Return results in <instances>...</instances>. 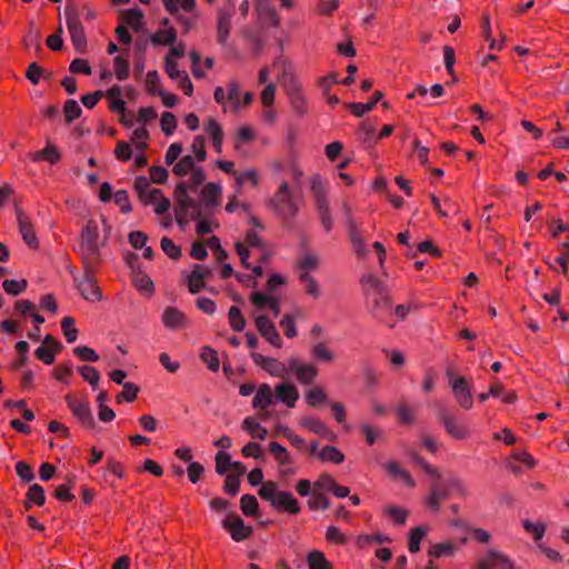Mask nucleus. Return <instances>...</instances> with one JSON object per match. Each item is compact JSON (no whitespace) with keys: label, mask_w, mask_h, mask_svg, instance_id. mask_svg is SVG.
Returning a JSON list of instances; mask_svg holds the SVG:
<instances>
[{"label":"nucleus","mask_w":569,"mask_h":569,"mask_svg":"<svg viewBox=\"0 0 569 569\" xmlns=\"http://www.w3.org/2000/svg\"><path fill=\"white\" fill-rule=\"evenodd\" d=\"M268 207L283 220H291L298 214L299 201L291 193L287 181L280 183L278 190L268 200Z\"/></svg>","instance_id":"3"},{"label":"nucleus","mask_w":569,"mask_h":569,"mask_svg":"<svg viewBox=\"0 0 569 569\" xmlns=\"http://www.w3.org/2000/svg\"><path fill=\"white\" fill-rule=\"evenodd\" d=\"M360 284L362 286L365 296L371 297V293L379 292L386 289V286L375 274L366 273L360 278Z\"/></svg>","instance_id":"32"},{"label":"nucleus","mask_w":569,"mask_h":569,"mask_svg":"<svg viewBox=\"0 0 569 569\" xmlns=\"http://www.w3.org/2000/svg\"><path fill=\"white\" fill-rule=\"evenodd\" d=\"M122 21L130 26L134 31H139L143 26V14L139 9H128L121 14Z\"/></svg>","instance_id":"36"},{"label":"nucleus","mask_w":569,"mask_h":569,"mask_svg":"<svg viewBox=\"0 0 569 569\" xmlns=\"http://www.w3.org/2000/svg\"><path fill=\"white\" fill-rule=\"evenodd\" d=\"M383 467L393 479L401 480L408 488H413L416 486V481L406 469L401 468L398 462L388 461Z\"/></svg>","instance_id":"28"},{"label":"nucleus","mask_w":569,"mask_h":569,"mask_svg":"<svg viewBox=\"0 0 569 569\" xmlns=\"http://www.w3.org/2000/svg\"><path fill=\"white\" fill-rule=\"evenodd\" d=\"M274 397L288 408H293L299 399V391L295 385L278 383L274 387Z\"/></svg>","instance_id":"21"},{"label":"nucleus","mask_w":569,"mask_h":569,"mask_svg":"<svg viewBox=\"0 0 569 569\" xmlns=\"http://www.w3.org/2000/svg\"><path fill=\"white\" fill-rule=\"evenodd\" d=\"M342 210L347 223V230L355 251L358 254L366 253L365 240L352 218L351 208L347 202L342 203Z\"/></svg>","instance_id":"13"},{"label":"nucleus","mask_w":569,"mask_h":569,"mask_svg":"<svg viewBox=\"0 0 569 569\" xmlns=\"http://www.w3.org/2000/svg\"><path fill=\"white\" fill-rule=\"evenodd\" d=\"M457 405L463 410H470L473 406L472 385L468 378L455 380L450 387Z\"/></svg>","instance_id":"11"},{"label":"nucleus","mask_w":569,"mask_h":569,"mask_svg":"<svg viewBox=\"0 0 569 569\" xmlns=\"http://www.w3.org/2000/svg\"><path fill=\"white\" fill-rule=\"evenodd\" d=\"M269 450L273 455L274 459L278 461L279 465L291 463L290 455L281 443L271 442L269 445Z\"/></svg>","instance_id":"56"},{"label":"nucleus","mask_w":569,"mask_h":569,"mask_svg":"<svg viewBox=\"0 0 569 569\" xmlns=\"http://www.w3.org/2000/svg\"><path fill=\"white\" fill-rule=\"evenodd\" d=\"M22 43L26 48H36L37 50L41 49L40 46V31L34 27L33 21L29 22V29L26 32Z\"/></svg>","instance_id":"44"},{"label":"nucleus","mask_w":569,"mask_h":569,"mask_svg":"<svg viewBox=\"0 0 569 569\" xmlns=\"http://www.w3.org/2000/svg\"><path fill=\"white\" fill-rule=\"evenodd\" d=\"M162 322L170 330H179L187 325V317L174 307H167L162 312Z\"/></svg>","instance_id":"22"},{"label":"nucleus","mask_w":569,"mask_h":569,"mask_svg":"<svg viewBox=\"0 0 569 569\" xmlns=\"http://www.w3.org/2000/svg\"><path fill=\"white\" fill-rule=\"evenodd\" d=\"M14 209H16L19 232H20L23 241L30 248H33V249L38 248L39 241L36 236L33 226L30 222V219L24 214V212L22 211V209L19 206H16Z\"/></svg>","instance_id":"15"},{"label":"nucleus","mask_w":569,"mask_h":569,"mask_svg":"<svg viewBox=\"0 0 569 569\" xmlns=\"http://www.w3.org/2000/svg\"><path fill=\"white\" fill-rule=\"evenodd\" d=\"M383 513L393 519L397 525H403L408 518V510L396 507V506H387L383 508Z\"/></svg>","instance_id":"60"},{"label":"nucleus","mask_w":569,"mask_h":569,"mask_svg":"<svg viewBox=\"0 0 569 569\" xmlns=\"http://www.w3.org/2000/svg\"><path fill=\"white\" fill-rule=\"evenodd\" d=\"M437 416L445 431L451 438L463 440L470 437L471 432L469 427L451 415L445 406L437 405Z\"/></svg>","instance_id":"5"},{"label":"nucleus","mask_w":569,"mask_h":569,"mask_svg":"<svg viewBox=\"0 0 569 569\" xmlns=\"http://www.w3.org/2000/svg\"><path fill=\"white\" fill-rule=\"evenodd\" d=\"M121 87L114 84L104 92V96L109 101L110 110L124 116L127 113V107L124 100L121 98Z\"/></svg>","instance_id":"26"},{"label":"nucleus","mask_w":569,"mask_h":569,"mask_svg":"<svg viewBox=\"0 0 569 569\" xmlns=\"http://www.w3.org/2000/svg\"><path fill=\"white\" fill-rule=\"evenodd\" d=\"M318 267L319 259L313 252L310 251L303 252L297 261V269L299 270V273L307 272L310 274V272L317 270Z\"/></svg>","instance_id":"34"},{"label":"nucleus","mask_w":569,"mask_h":569,"mask_svg":"<svg viewBox=\"0 0 569 569\" xmlns=\"http://www.w3.org/2000/svg\"><path fill=\"white\" fill-rule=\"evenodd\" d=\"M309 569H332L323 552L319 550L311 551L307 557Z\"/></svg>","instance_id":"45"},{"label":"nucleus","mask_w":569,"mask_h":569,"mask_svg":"<svg viewBox=\"0 0 569 569\" xmlns=\"http://www.w3.org/2000/svg\"><path fill=\"white\" fill-rule=\"evenodd\" d=\"M232 14V9H218L217 40L221 44H226L229 38Z\"/></svg>","instance_id":"20"},{"label":"nucleus","mask_w":569,"mask_h":569,"mask_svg":"<svg viewBox=\"0 0 569 569\" xmlns=\"http://www.w3.org/2000/svg\"><path fill=\"white\" fill-rule=\"evenodd\" d=\"M82 113L79 103L74 99H69L64 102L63 114L66 123L70 124L72 121L78 119Z\"/></svg>","instance_id":"49"},{"label":"nucleus","mask_w":569,"mask_h":569,"mask_svg":"<svg viewBox=\"0 0 569 569\" xmlns=\"http://www.w3.org/2000/svg\"><path fill=\"white\" fill-rule=\"evenodd\" d=\"M427 535V528L419 526L409 531L408 535V549L411 553H417L420 550V542Z\"/></svg>","instance_id":"37"},{"label":"nucleus","mask_w":569,"mask_h":569,"mask_svg":"<svg viewBox=\"0 0 569 569\" xmlns=\"http://www.w3.org/2000/svg\"><path fill=\"white\" fill-rule=\"evenodd\" d=\"M210 276V270L203 264H194L193 270L187 277L190 293L196 295L206 288L204 279Z\"/></svg>","instance_id":"18"},{"label":"nucleus","mask_w":569,"mask_h":569,"mask_svg":"<svg viewBox=\"0 0 569 569\" xmlns=\"http://www.w3.org/2000/svg\"><path fill=\"white\" fill-rule=\"evenodd\" d=\"M77 288L83 299L96 302L102 299V292L91 271H86L81 278H74Z\"/></svg>","instance_id":"10"},{"label":"nucleus","mask_w":569,"mask_h":569,"mask_svg":"<svg viewBox=\"0 0 569 569\" xmlns=\"http://www.w3.org/2000/svg\"><path fill=\"white\" fill-rule=\"evenodd\" d=\"M150 39L153 44L172 46L177 40V32L173 28L159 30Z\"/></svg>","instance_id":"38"},{"label":"nucleus","mask_w":569,"mask_h":569,"mask_svg":"<svg viewBox=\"0 0 569 569\" xmlns=\"http://www.w3.org/2000/svg\"><path fill=\"white\" fill-rule=\"evenodd\" d=\"M230 327L233 331L240 332L246 328V319L243 318L240 309L231 306L228 311Z\"/></svg>","instance_id":"43"},{"label":"nucleus","mask_w":569,"mask_h":569,"mask_svg":"<svg viewBox=\"0 0 569 569\" xmlns=\"http://www.w3.org/2000/svg\"><path fill=\"white\" fill-rule=\"evenodd\" d=\"M273 403V393L268 383H262L258 387L256 395L252 399V407L257 410H266Z\"/></svg>","instance_id":"25"},{"label":"nucleus","mask_w":569,"mask_h":569,"mask_svg":"<svg viewBox=\"0 0 569 569\" xmlns=\"http://www.w3.org/2000/svg\"><path fill=\"white\" fill-rule=\"evenodd\" d=\"M73 353L81 360L87 362H96L99 360V355L90 347L78 346L73 349Z\"/></svg>","instance_id":"64"},{"label":"nucleus","mask_w":569,"mask_h":569,"mask_svg":"<svg viewBox=\"0 0 569 569\" xmlns=\"http://www.w3.org/2000/svg\"><path fill=\"white\" fill-rule=\"evenodd\" d=\"M28 282L26 279L14 280L7 279L2 282L3 290L10 296H18L27 289Z\"/></svg>","instance_id":"55"},{"label":"nucleus","mask_w":569,"mask_h":569,"mask_svg":"<svg viewBox=\"0 0 569 569\" xmlns=\"http://www.w3.org/2000/svg\"><path fill=\"white\" fill-rule=\"evenodd\" d=\"M188 190V183L182 181L176 186L173 192L176 221L181 229L188 224L189 219H199L202 216L200 203L190 198Z\"/></svg>","instance_id":"2"},{"label":"nucleus","mask_w":569,"mask_h":569,"mask_svg":"<svg viewBox=\"0 0 569 569\" xmlns=\"http://www.w3.org/2000/svg\"><path fill=\"white\" fill-rule=\"evenodd\" d=\"M61 154L59 150L51 143H48L42 150H39L30 154V159L33 162L48 161L51 164L59 162Z\"/></svg>","instance_id":"29"},{"label":"nucleus","mask_w":569,"mask_h":569,"mask_svg":"<svg viewBox=\"0 0 569 569\" xmlns=\"http://www.w3.org/2000/svg\"><path fill=\"white\" fill-rule=\"evenodd\" d=\"M64 401L73 417L86 428L92 429L96 425L89 401L67 395Z\"/></svg>","instance_id":"7"},{"label":"nucleus","mask_w":569,"mask_h":569,"mask_svg":"<svg viewBox=\"0 0 569 569\" xmlns=\"http://www.w3.org/2000/svg\"><path fill=\"white\" fill-rule=\"evenodd\" d=\"M160 246L162 251L173 260L179 259L182 254L180 247L176 246L174 242L168 237H163L161 239Z\"/></svg>","instance_id":"62"},{"label":"nucleus","mask_w":569,"mask_h":569,"mask_svg":"<svg viewBox=\"0 0 569 569\" xmlns=\"http://www.w3.org/2000/svg\"><path fill=\"white\" fill-rule=\"evenodd\" d=\"M316 207L323 229L326 230V232H329L333 226L329 202L318 204Z\"/></svg>","instance_id":"61"},{"label":"nucleus","mask_w":569,"mask_h":569,"mask_svg":"<svg viewBox=\"0 0 569 569\" xmlns=\"http://www.w3.org/2000/svg\"><path fill=\"white\" fill-rule=\"evenodd\" d=\"M221 526L227 530L232 540L240 542L248 539L252 535V528L246 526L244 521L236 513L230 512L222 520Z\"/></svg>","instance_id":"8"},{"label":"nucleus","mask_w":569,"mask_h":569,"mask_svg":"<svg viewBox=\"0 0 569 569\" xmlns=\"http://www.w3.org/2000/svg\"><path fill=\"white\" fill-rule=\"evenodd\" d=\"M133 189L143 206L151 204L161 196V190L151 189L150 181L144 176H140L134 179Z\"/></svg>","instance_id":"17"},{"label":"nucleus","mask_w":569,"mask_h":569,"mask_svg":"<svg viewBox=\"0 0 569 569\" xmlns=\"http://www.w3.org/2000/svg\"><path fill=\"white\" fill-rule=\"evenodd\" d=\"M383 93L381 91H376L370 99V101L362 103V102H351L349 103L348 108L352 114L356 117H362L365 113L371 111L375 106L382 99Z\"/></svg>","instance_id":"31"},{"label":"nucleus","mask_w":569,"mask_h":569,"mask_svg":"<svg viewBox=\"0 0 569 569\" xmlns=\"http://www.w3.org/2000/svg\"><path fill=\"white\" fill-rule=\"evenodd\" d=\"M98 238V224L94 220H89L80 232V250L86 259L94 258L99 254Z\"/></svg>","instance_id":"6"},{"label":"nucleus","mask_w":569,"mask_h":569,"mask_svg":"<svg viewBox=\"0 0 569 569\" xmlns=\"http://www.w3.org/2000/svg\"><path fill=\"white\" fill-rule=\"evenodd\" d=\"M450 497V491L446 480H441L440 477L430 485L429 495L425 499V505L428 509L433 512H439L441 503Z\"/></svg>","instance_id":"9"},{"label":"nucleus","mask_w":569,"mask_h":569,"mask_svg":"<svg viewBox=\"0 0 569 569\" xmlns=\"http://www.w3.org/2000/svg\"><path fill=\"white\" fill-rule=\"evenodd\" d=\"M477 569H513V565L506 555L491 549L478 560Z\"/></svg>","instance_id":"14"},{"label":"nucleus","mask_w":569,"mask_h":569,"mask_svg":"<svg viewBox=\"0 0 569 569\" xmlns=\"http://www.w3.org/2000/svg\"><path fill=\"white\" fill-rule=\"evenodd\" d=\"M64 18L72 44L79 53H83L87 48V36L74 4H66Z\"/></svg>","instance_id":"4"},{"label":"nucleus","mask_w":569,"mask_h":569,"mask_svg":"<svg viewBox=\"0 0 569 569\" xmlns=\"http://www.w3.org/2000/svg\"><path fill=\"white\" fill-rule=\"evenodd\" d=\"M196 167L194 160L191 156H183L172 168V173L177 177H184L189 174Z\"/></svg>","instance_id":"46"},{"label":"nucleus","mask_w":569,"mask_h":569,"mask_svg":"<svg viewBox=\"0 0 569 569\" xmlns=\"http://www.w3.org/2000/svg\"><path fill=\"white\" fill-rule=\"evenodd\" d=\"M234 179L238 184V191H240L246 182H250L252 187H257L259 183L258 173L254 169H248L243 172L234 173Z\"/></svg>","instance_id":"53"},{"label":"nucleus","mask_w":569,"mask_h":569,"mask_svg":"<svg viewBox=\"0 0 569 569\" xmlns=\"http://www.w3.org/2000/svg\"><path fill=\"white\" fill-rule=\"evenodd\" d=\"M318 458L322 462L340 465L345 461V455L335 446H325L319 452Z\"/></svg>","instance_id":"35"},{"label":"nucleus","mask_w":569,"mask_h":569,"mask_svg":"<svg viewBox=\"0 0 569 569\" xmlns=\"http://www.w3.org/2000/svg\"><path fill=\"white\" fill-rule=\"evenodd\" d=\"M262 500L269 502L272 509L289 515H298L301 511L299 501L290 491H278V486L273 481H266L258 490Z\"/></svg>","instance_id":"1"},{"label":"nucleus","mask_w":569,"mask_h":569,"mask_svg":"<svg viewBox=\"0 0 569 569\" xmlns=\"http://www.w3.org/2000/svg\"><path fill=\"white\" fill-rule=\"evenodd\" d=\"M44 502L46 495L43 488L38 483L31 485L26 495V509H30L32 507V503H34L38 507H41L44 505Z\"/></svg>","instance_id":"33"},{"label":"nucleus","mask_w":569,"mask_h":569,"mask_svg":"<svg viewBox=\"0 0 569 569\" xmlns=\"http://www.w3.org/2000/svg\"><path fill=\"white\" fill-rule=\"evenodd\" d=\"M318 376V369L313 365L303 363L297 368L296 378L301 385H310Z\"/></svg>","instance_id":"39"},{"label":"nucleus","mask_w":569,"mask_h":569,"mask_svg":"<svg viewBox=\"0 0 569 569\" xmlns=\"http://www.w3.org/2000/svg\"><path fill=\"white\" fill-rule=\"evenodd\" d=\"M250 356L253 362L261 369L267 371L270 376L284 378L288 375L287 366L279 361L278 359L267 357L254 351H252Z\"/></svg>","instance_id":"12"},{"label":"nucleus","mask_w":569,"mask_h":569,"mask_svg":"<svg viewBox=\"0 0 569 569\" xmlns=\"http://www.w3.org/2000/svg\"><path fill=\"white\" fill-rule=\"evenodd\" d=\"M78 372L83 378V380H86L91 386L93 390L98 388L100 373L94 367L86 365L79 367Z\"/></svg>","instance_id":"48"},{"label":"nucleus","mask_w":569,"mask_h":569,"mask_svg":"<svg viewBox=\"0 0 569 569\" xmlns=\"http://www.w3.org/2000/svg\"><path fill=\"white\" fill-rule=\"evenodd\" d=\"M200 358L207 363L208 369L212 372H217L220 368V360L214 349L209 346L202 348Z\"/></svg>","instance_id":"40"},{"label":"nucleus","mask_w":569,"mask_h":569,"mask_svg":"<svg viewBox=\"0 0 569 569\" xmlns=\"http://www.w3.org/2000/svg\"><path fill=\"white\" fill-rule=\"evenodd\" d=\"M242 428L248 431L252 438L260 440H263L268 433L267 429L251 417L243 420Z\"/></svg>","instance_id":"41"},{"label":"nucleus","mask_w":569,"mask_h":569,"mask_svg":"<svg viewBox=\"0 0 569 569\" xmlns=\"http://www.w3.org/2000/svg\"><path fill=\"white\" fill-rule=\"evenodd\" d=\"M122 392H120L116 397L118 403H120L121 401L132 402L133 400H136L139 392V387L137 385H134L133 382H126L122 383Z\"/></svg>","instance_id":"54"},{"label":"nucleus","mask_w":569,"mask_h":569,"mask_svg":"<svg viewBox=\"0 0 569 569\" xmlns=\"http://www.w3.org/2000/svg\"><path fill=\"white\" fill-rule=\"evenodd\" d=\"M114 76L119 81L129 77V61L122 56H116L113 59Z\"/></svg>","instance_id":"58"},{"label":"nucleus","mask_w":569,"mask_h":569,"mask_svg":"<svg viewBox=\"0 0 569 569\" xmlns=\"http://www.w3.org/2000/svg\"><path fill=\"white\" fill-rule=\"evenodd\" d=\"M311 356L318 361L331 362L335 353L323 342L315 345L311 349Z\"/></svg>","instance_id":"50"},{"label":"nucleus","mask_w":569,"mask_h":569,"mask_svg":"<svg viewBox=\"0 0 569 569\" xmlns=\"http://www.w3.org/2000/svg\"><path fill=\"white\" fill-rule=\"evenodd\" d=\"M408 456L417 466L422 468L425 472L431 477L439 478L440 473L438 469L430 463H428L422 457H420L416 451H409Z\"/></svg>","instance_id":"59"},{"label":"nucleus","mask_w":569,"mask_h":569,"mask_svg":"<svg viewBox=\"0 0 569 569\" xmlns=\"http://www.w3.org/2000/svg\"><path fill=\"white\" fill-rule=\"evenodd\" d=\"M216 472L220 476L224 475L231 467V457L226 451H218L216 455Z\"/></svg>","instance_id":"63"},{"label":"nucleus","mask_w":569,"mask_h":569,"mask_svg":"<svg viewBox=\"0 0 569 569\" xmlns=\"http://www.w3.org/2000/svg\"><path fill=\"white\" fill-rule=\"evenodd\" d=\"M221 194V187L214 182H208L200 191V209H212L219 206V197Z\"/></svg>","instance_id":"19"},{"label":"nucleus","mask_w":569,"mask_h":569,"mask_svg":"<svg viewBox=\"0 0 569 569\" xmlns=\"http://www.w3.org/2000/svg\"><path fill=\"white\" fill-rule=\"evenodd\" d=\"M258 500L253 495H243L240 499V509L247 517H252L258 511Z\"/></svg>","instance_id":"51"},{"label":"nucleus","mask_w":569,"mask_h":569,"mask_svg":"<svg viewBox=\"0 0 569 569\" xmlns=\"http://www.w3.org/2000/svg\"><path fill=\"white\" fill-rule=\"evenodd\" d=\"M299 280L305 284V291L307 295L311 296L313 299H319L321 291L317 280L307 272L299 273Z\"/></svg>","instance_id":"42"},{"label":"nucleus","mask_w":569,"mask_h":569,"mask_svg":"<svg viewBox=\"0 0 569 569\" xmlns=\"http://www.w3.org/2000/svg\"><path fill=\"white\" fill-rule=\"evenodd\" d=\"M375 124L371 122L362 121L357 130V138L359 141L367 143L368 146H371L375 138Z\"/></svg>","instance_id":"47"},{"label":"nucleus","mask_w":569,"mask_h":569,"mask_svg":"<svg viewBox=\"0 0 569 569\" xmlns=\"http://www.w3.org/2000/svg\"><path fill=\"white\" fill-rule=\"evenodd\" d=\"M367 299L370 300V312L375 317H379L383 311L389 310L391 307L387 289L371 293V297Z\"/></svg>","instance_id":"27"},{"label":"nucleus","mask_w":569,"mask_h":569,"mask_svg":"<svg viewBox=\"0 0 569 569\" xmlns=\"http://www.w3.org/2000/svg\"><path fill=\"white\" fill-rule=\"evenodd\" d=\"M306 402L310 407H317L327 401V395L321 387H315L306 392Z\"/></svg>","instance_id":"57"},{"label":"nucleus","mask_w":569,"mask_h":569,"mask_svg":"<svg viewBox=\"0 0 569 569\" xmlns=\"http://www.w3.org/2000/svg\"><path fill=\"white\" fill-rule=\"evenodd\" d=\"M256 10L259 19L267 26L278 28L280 24V18L276 9L264 0H260L256 3Z\"/></svg>","instance_id":"23"},{"label":"nucleus","mask_w":569,"mask_h":569,"mask_svg":"<svg viewBox=\"0 0 569 569\" xmlns=\"http://www.w3.org/2000/svg\"><path fill=\"white\" fill-rule=\"evenodd\" d=\"M61 329L63 331V336L67 342L72 343L78 338V329L74 325V319L72 317H64L61 320Z\"/></svg>","instance_id":"52"},{"label":"nucleus","mask_w":569,"mask_h":569,"mask_svg":"<svg viewBox=\"0 0 569 569\" xmlns=\"http://www.w3.org/2000/svg\"><path fill=\"white\" fill-rule=\"evenodd\" d=\"M256 327L261 337H263L274 348L282 347V340L274 323L267 316L256 318Z\"/></svg>","instance_id":"16"},{"label":"nucleus","mask_w":569,"mask_h":569,"mask_svg":"<svg viewBox=\"0 0 569 569\" xmlns=\"http://www.w3.org/2000/svg\"><path fill=\"white\" fill-rule=\"evenodd\" d=\"M310 191L315 199L316 206L327 203V190L320 174L315 173L310 178Z\"/></svg>","instance_id":"30"},{"label":"nucleus","mask_w":569,"mask_h":569,"mask_svg":"<svg viewBox=\"0 0 569 569\" xmlns=\"http://www.w3.org/2000/svg\"><path fill=\"white\" fill-rule=\"evenodd\" d=\"M299 425L302 428H306L310 432L318 435L322 438H326L329 440H332L335 438V435L329 430L327 425L317 418L309 417V416L301 417L299 420Z\"/></svg>","instance_id":"24"}]
</instances>
